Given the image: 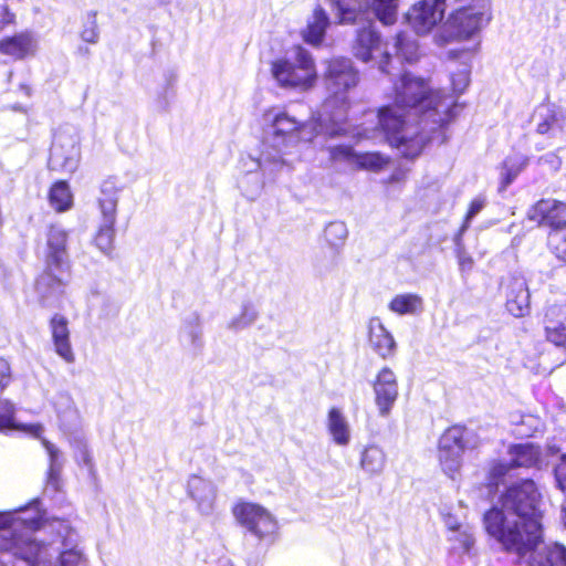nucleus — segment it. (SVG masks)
Masks as SVG:
<instances>
[{
	"label": "nucleus",
	"instance_id": "47",
	"mask_svg": "<svg viewBox=\"0 0 566 566\" xmlns=\"http://www.w3.org/2000/svg\"><path fill=\"white\" fill-rule=\"evenodd\" d=\"M14 14L9 11L8 6L0 4V32L10 24L14 23Z\"/></svg>",
	"mask_w": 566,
	"mask_h": 566
},
{
	"label": "nucleus",
	"instance_id": "9",
	"mask_svg": "<svg viewBox=\"0 0 566 566\" xmlns=\"http://www.w3.org/2000/svg\"><path fill=\"white\" fill-rule=\"evenodd\" d=\"M117 203V188L113 181H104L101 186V196L98 198L102 221L94 237L96 248H109L114 242Z\"/></svg>",
	"mask_w": 566,
	"mask_h": 566
},
{
	"label": "nucleus",
	"instance_id": "10",
	"mask_svg": "<svg viewBox=\"0 0 566 566\" xmlns=\"http://www.w3.org/2000/svg\"><path fill=\"white\" fill-rule=\"evenodd\" d=\"M490 20L485 6L460 7L451 13L447 21V31L457 40H467L473 36Z\"/></svg>",
	"mask_w": 566,
	"mask_h": 566
},
{
	"label": "nucleus",
	"instance_id": "54",
	"mask_svg": "<svg viewBox=\"0 0 566 566\" xmlns=\"http://www.w3.org/2000/svg\"><path fill=\"white\" fill-rule=\"evenodd\" d=\"M83 461L86 465L88 467H92L93 463H92V458L90 457V454L87 452H84V455H83Z\"/></svg>",
	"mask_w": 566,
	"mask_h": 566
},
{
	"label": "nucleus",
	"instance_id": "50",
	"mask_svg": "<svg viewBox=\"0 0 566 566\" xmlns=\"http://www.w3.org/2000/svg\"><path fill=\"white\" fill-rule=\"evenodd\" d=\"M20 428H17L15 430H22L31 434L32 437L36 439H42V432L43 427L40 423H31V424H19Z\"/></svg>",
	"mask_w": 566,
	"mask_h": 566
},
{
	"label": "nucleus",
	"instance_id": "39",
	"mask_svg": "<svg viewBox=\"0 0 566 566\" xmlns=\"http://www.w3.org/2000/svg\"><path fill=\"white\" fill-rule=\"evenodd\" d=\"M357 153L350 146L338 145L329 148L331 159L334 161H344L354 166Z\"/></svg>",
	"mask_w": 566,
	"mask_h": 566
},
{
	"label": "nucleus",
	"instance_id": "44",
	"mask_svg": "<svg viewBox=\"0 0 566 566\" xmlns=\"http://www.w3.org/2000/svg\"><path fill=\"white\" fill-rule=\"evenodd\" d=\"M554 475L558 488L566 492V453L559 457L558 463L554 469Z\"/></svg>",
	"mask_w": 566,
	"mask_h": 566
},
{
	"label": "nucleus",
	"instance_id": "7",
	"mask_svg": "<svg viewBox=\"0 0 566 566\" xmlns=\"http://www.w3.org/2000/svg\"><path fill=\"white\" fill-rule=\"evenodd\" d=\"M528 546L509 543L501 544V549L516 557V564L526 566H566V547L558 543L542 545L544 543V526L541 527L539 538Z\"/></svg>",
	"mask_w": 566,
	"mask_h": 566
},
{
	"label": "nucleus",
	"instance_id": "53",
	"mask_svg": "<svg viewBox=\"0 0 566 566\" xmlns=\"http://www.w3.org/2000/svg\"><path fill=\"white\" fill-rule=\"evenodd\" d=\"M520 156H514V157H509L507 159L504 160V163H510V166L513 168V169H516V166H518V161H517V158Z\"/></svg>",
	"mask_w": 566,
	"mask_h": 566
},
{
	"label": "nucleus",
	"instance_id": "4",
	"mask_svg": "<svg viewBox=\"0 0 566 566\" xmlns=\"http://www.w3.org/2000/svg\"><path fill=\"white\" fill-rule=\"evenodd\" d=\"M324 65V83L333 97L324 103L323 116L337 128H343L347 117L345 95L359 83V73L352 60L343 56L326 60Z\"/></svg>",
	"mask_w": 566,
	"mask_h": 566
},
{
	"label": "nucleus",
	"instance_id": "32",
	"mask_svg": "<svg viewBox=\"0 0 566 566\" xmlns=\"http://www.w3.org/2000/svg\"><path fill=\"white\" fill-rule=\"evenodd\" d=\"M375 15L386 25L394 24L397 18L398 0H373Z\"/></svg>",
	"mask_w": 566,
	"mask_h": 566
},
{
	"label": "nucleus",
	"instance_id": "8",
	"mask_svg": "<svg viewBox=\"0 0 566 566\" xmlns=\"http://www.w3.org/2000/svg\"><path fill=\"white\" fill-rule=\"evenodd\" d=\"M238 524L259 539H271L277 533V522L263 505L249 501H238L231 507Z\"/></svg>",
	"mask_w": 566,
	"mask_h": 566
},
{
	"label": "nucleus",
	"instance_id": "40",
	"mask_svg": "<svg viewBox=\"0 0 566 566\" xmlns=\"http://www.w3.org/2000/svg\"><path fill=\"white\" fill-rule=\"evenodd\" d=\"M69 235L61 226H52L48 233V248H65L70 242Z\"/></svg>",
	"mask_w": 566,
	"mask_h": 566
},
{
	"label": "nucleus",
	"instance_id": "17",
	"mask_svg": "<svg viewBox=\"0 0 566 566\" xmlns=\"http://www.w3.org/2000/svg\"><path fill=\"white\" fill-rule=\"evenodd\" d=\"M506 290L505 307L514 317H524L531 310L530 291L526 280L520 275H511L503 283Z\"/></svg>",
	"mask_w": 566,
	"mask_h": 566
},
{
	"label": "nucleus",
	"instance_id": "26",
	"mask_svg": "<svg viewBox=\"0 0 566 566\" xmlns=\"http://www.w3.org/2000/svg\"><path fill=\"white\" fill-rule=\"evenodd\" d=\"M328 431L338 446H346L349 442V428L340 410L332 407L327 416Z\"/></svg>",
	"mask_w": 566,
	"mask_h": 566
},
{
	"label": "nucleus",
	"instance_id": "41",
	"mask_svg": "<svg viewBox=\"0 0 566 566\" xmlns=\"http://www.w3.org/2000/svg\"><path fill=\"white\" fill-rule=\"evenodd\" d=\"M453 91L463 93L470 83V67L465 64L457 73L451 76Z\"/></svg>",
	"mask_w": 566,
	"mask_h": 566
},
{
	"label": "nucleus",
	"instance_id": "37",
	"mask_svg": "<svg viewBox=\"0 0 566 566\" xmlns=\"http://www.w3.org/2000/svg\"><path fill=\"white\" fill-rule=\"evenodd\" d=\"M81 39L91 44H96L98 42L99 31L97 27L96 12L91 11L87 13L81 31Z\"/></svg>",
	"mask_w": 566,
	"mask_h": 566
},
{
	"label": "nucleus",
	"instance_id": "6",
	"mask_svg": "<svg viewBox=\"0 0 566 566\" xmlns=\"http://www.w3.org/2000/svg\"><path fill=\"white\" fill-rule=\"evenodd\" d=\"M38 522L20 521L13 518L9 513L0 512V531L10 530L7 535L1 537V549L12 553L18 558L28 563L35 562L39 557L41 545L23 528L34 531Z\"/></svg>",
	"mask_w": 566,
	"mask_h": 566
},
{
	"label": "nucleus",
	"instance_id": "2",
	"mask_svg": "<svg viewBox=\"0 0 566 566\" xmlns=\"http://www.w3.org/2000/svg\"><path fill=\"white\" fill-rule=\"evenodd\" d=\"M543 494L531 478L507 484L499 495L500 505H491L482 516L485 533L499 545L528 546L539 538L544 512Z\"/></svg>",
	"mask_w": 566,
	"mask_h": 566
},
{
	"label": "nucleus",
	"instance_id": "42",
	"mask_svg": "<svg viewBox=\"0 0 566 566\" xmlns=\"http://www.w3.org/2000/svg\"><path fill=\"white\" fill-rule=\"evenodd\" d=\"M12 381L13 371L9 360L0 357V395L11 385Z\"/></svg>",
	"mask_w": 566,
	"mask_h": 566
},
{
	"label": "nucleus",
	"instance_id": "35",
	"mask_svg": "<svg viewBox=\"0 0 566 566\" xmlns=\"http://www.w3.org/2000/svg\"><path fill=\"white\" fill-rule=\"evenodd\" d=\"M387 164L379 153H357L355 165L361 169L378 170Z\"/></svg>",
	"mask_w": 566,
	"mask_h": 566
},
{
	"label": "nucleus",
	"instance_id": "16",
	"mask_svg": "<svg viewBox=\"0 0 566 566\" xmlns=\"http://www.w3.org/2000/svg\"><path fill=\"white\" fill-rule=\"evenodd\" d=\"M375 402L381 416H388L398 398V381L389 367H382L373 382Z\"/></svg>",
	"mask_w": 566,
	"mask_h": 566
},
{
	"label": "nucleus",
	"instance_id": "60",
	"mask_svg": "<svg viewBox=\"0 0 566 566\" xmlns=\"http://www.w3.org/2000/svg\"><path fill=\"white\" fill-rule=\"evenodd\" d=\"M566 2V0H564Z\"/></svg>",
	"mask_w": 566,
	"mask_h": 566
},
{
	"label": "nucleus",
	"instance_id": "3",
	"mask_svg": "<svg viewBox=\"0 0 566 566\" xmlns=\"http://www.w3.org/2000/svg\"><path fill=\"white\" fill-rule=\"evenodd\" d=\"M326 116L310 119L297 118L290 109L271 107L262 114L263 147L259 167L265 172L285 164L284 157L295 153L301 144L312 143L319 134L331 137L342 135Z\"/></svg>",
	"mask_w": 566,
	"mask_h": 566
},
{
	"label": "nucleus",
	"instance_id": "20",
	"mask_svg": "<svg viewBox=\"0 0 566 566\" xmlns=\"http://www.w3.org/2000/svg\"><path fill=\"white\" fill-rule=\"evenodd\" d=\"M368 340L373 349L381 358L387 359L394 356L396 350V342L378 317H373L369 319Z\"/></svg>",
	"mask_w": 566,
	"mask_h": 566
},
{
	"label": "nucleus",
	"instance_id": "23",
	"mask_svg": "<svg viewBox=\"0 0 566 566\" xmlns=\"http://www.w3.org/2000/svg\"><path fill=\"white\" fill-rule=\"evenodd\" d=\"M507 453L511 455L506 462L512 470L518 468L535 467L541 457L539 448L533 443H514L509 447Z\"/></svg>",
	"mask_w": 566,
	"mask_h": 566
},
{
	"label": "nucleus",
	"instance_id": "13",
	"mask_svg": "<svg viewBox=\"0 0 566 566\" xmlns=\"http://www.w3.org/2000/svg\"><path fill=\"white\" fill-rule=\"evenodd\" d=\"M447 2L451 0H422L406 14V19L418 34L431 31L442 19Z\"/></svg>",
	"mask_w": 566,
	"mask_h": 566
},
{
	"label": "nucleus",
	"instance_id": "57",
	"mask_svg": "<svg viewBox=\"0 0 566 566\" xmlns=\"http://www.w3.org/2000/svg\"><path fill=\"white\" fill-rule=\"evenodd\" d=\"M80 51L83 52L84 54H88L90 53L87 48H85V49L80 48Z\"/></svg>",
	"mask_w": 566,
	"mask_h": 566
},
{
	"label": "nucleus",
	"instance_id": "33",
	"mask_svg": "<svg viewBox=\"0 0 566 566\" xmlns=\"http://www.w3.org/2000/svg\"><path fill=\"white\" fill-rule=\"evenodd\" d=\"M397 59L406 62H413L418 56V45L415 40H410L405 33H399L394 44Z\"/></svg>",
	"mask_w": 566,
	"mask_h": 566
},
{
	"label": "nucleus",
	"instance_id": "38",
	"mask_svg": "<svg viewBox=\"0 0 566 566\" xmlns=\"http://www.w3.org/2000/svg\"><path fill=\"white\" fill-rule=\"evenodd\" d=\"M518 166H516V169H513L510 166V163H503L502 166V181H501V189L504 190L509 185L513 182V180L517 177V175L527 166L528 159L527 157H518L517 158Z\"/></svg>",
	"mask_w": 566,
	"mask_h": 566
},
{
	"label": "nucleus",
	"instance_id": "1",
	"mask_svg": "<svg viewBox=\"0 0 566 566\" xmlns=\"http://www.w3.org/2000/svg\"><path fill=\"white\" fill-rule=\"evenodd\" d=\"M395 103L378 112L380 134L403 157L420 155L430 133L452 117L453 108L441 91H433L421 77L403 72L394 83Z\"/></svg>",
	"mask_w": 566,
	"mask_h": 566
},
{
	"label": "nucleus",
	"instance_id": "51",
	"mask_svg": "<svg viewBox=\"0 0 566 566\" xmlns=\"http://www.w3.org/2000/svg\"><path fill=\"white\" fill-rule=\"evenodd\" d=\"M391 64V57H390V54L388 51H385L382 54H381V60L379 61V70L382 72V73H386V74H391L390 70H389V66Z\"/></svg>",
	"mask_w": 566,
	"mask_h": 566
},
{
	"label": "nucleus",
	"instance_id": "56",
	"mask_svg": "<svg viewBox=\"0 0 566 566\" xmlns=\"http://www.w3.org/2000/svg\"><path fill=\"white\" fill-rule=\"evenodd\" d=\"M21 90H23V91H24V93H25L27 95H30V94H31V90H30V87H29V86H27V85H21Z\"/></svg>",
	"mask_w": 566,
	"mask_h": 566
},
{
	"label": "nucleus",
	"instance_id": "29",
	"mask_svg": "<svg viewBox=\"0 0 566 566\" xmlns=\"http://www.w3.org/2000/svg\"><path fill=\"white\" fill-rule=\"evenodd\" d=\"M385 453L378 446H367L361 452L360 465L370 474L380 472L385 467Z\"/></svg>",
	"mask_w": 566,
	"mask_h": 566
},
{
	"label": "nucleus",
	"instance_id": "43",
	"mask_svg": "<svg viewBox=\"0 0 566 566\" xmlns=\"http://www.w3.org/2000/svg\"><path fill=\"white\" fill-rule=\"evenodd\" d=\"M537 164L541 166H546L553 172H557L562 167V159L556 153L549 151L541 156L537 159Z\"/></svg>",
	"mask_w": 566,
	"mask_h": 566
},
{
	"label": "nucleus",
	"instance_id": "21",
	"mask_svg": "<svg viewBox=\"0 0 566 566\" xmlns=\"http://www.w3.org/2000/svg\"><path fill=\"white\" fill-rule=\"evenodd\" d=\"M380 36L371 25L364 27L357 31L353 53L358 60L369 62L375 57V54L380 53Z\"/></svg>",
	"mask_w": 566,
	"mask_h": 566
},
{
	"label": "nucleus",
	"instance_id": "49",
	"mask_svg": "<svg viewBox=\"0 0 566 566\" xmlns=\"http://www.w3.org/2000/svg\"><path fill=\"white\" fill-rule=\"evenodd\" d=\"M458 261L462 272H469L473 266V259L467 253V250L458 251Z\"/></svg>",
	"mask_w": 566,
	"mask_h": 566
},
{
	"label": "nucleus",
	"instance_id": "5",
	"mask_svg": "<svg viewBox=\"0 0 566 566\" xmlns=\"http://www.w3.org/2000/svg\"><path fill=\"white\" fill-rule=\"evenodd\" d=\"M272 75L282 87H310L315 77V64L302 46H294L283 59L272 63Z\"/></svg>",
	"mask_w": 566,
	"mask_h": 566
},
{
	"label": "nucleus",
	"instance_id": "58",
	"mask_svg": "<svg viewBox=\"0 0 566 566\" xmlns=\"http://www.w3.org/2000/svg\"><path fill=\"white\" fill-rule=\"evenodd\" d=\"M558 259H563L564 261H566V258L564 255H557Z\"/></svg>",
	"mask_w": 566,
	"mask_h": 566
},
{
	"label": "nucleus",
	"instance_id": "36",
	"mask_svg": "<svg viewBox=\"0 0 566 566\" xmlns=\"http://www.w3.org/2000/svg\"><path fill=\"white\" fill-rule=\"evenodd\" d=\"M15 407L9 399L0 400V431L20 428L14 420Z\"/></svg>",
	"mask_w": 566,
	"mask_h": 566
},
{
	"label": "nucleus",
	"instance_id": "59",
	"mask_svg": "<svg viewBox=\"0 0 566 566\" xmlns=\"http://www.w3.org/2000/svg\"><path fill=\"white\" fill-rule=\"evenodd\" d=\"M563 253H565V254H566V249H565V250H563Z\"/></svg>",
	"mask_w": 566,
	"mask_h": 566
},
{
	"label": "nucleus",
	"instance_id": "18",
	"mask_svg": "<svg viewBox=\"0 0 566 566\" xmlns=\"http://www.w3.org/2000/svg\"><path fill=\"white\" fill-rule=\"evenodd\" d=\"M50 327L55 353L66 363H74L75 356L70 340V329L66 317L54 314L50 321Z\"/></svg>",
	"mask_w": 566,
	"mask_h": 566
},
{
	"label": "nucleus",
	"instance_id": "27",
	"mask_svg": "<svg viewBox=\"0 0 566 566\" xmlns=\"http://www.w3.org/2000/svg\"><path fill=\"white\" fill-rule=\"evenodd\" d=\"M511 470L512 469L505 461L494 460L490 463L484 481V488L490 494L497 493Z\"/></svg>",
	"mask_w": 566,
	"mask_h": 566
},
{
	"label": "nucleus",
	"instance_id": "14",
	"mask_svg": "<svg viewBox=\"0 0 566 566\" xmlns=\"http://www.w3.org/2000/svg\"><path fill=\"white\" fill-rule=\"evenodd\" d=\"M532 123L538 135L558 138L566 127V112L554 104L543 103L534 109Z\"/></svg>",
	"mask_w": 566,
	"mask_h": 566
},
{
	"label": "nucleus",
	"instance_id": "46",
	"mask_svg": "<svg viewBox=\"0 0 566 566\" xmlns=\"http://www.w3.org/2000/svg\"><path fill=\"white\" fill-rule=\"evenodd\" d=\"M82 564L81 556L76 552L65 551L61 554V566H80Z\"/></svg>",
	"mask_w": 566,
	"mask_h": 566
},
{
	"label": "nucleus",
	"instance_id": "34",
	"mask_svg": "<svg viewBox=\"0 0 566 566\" xmlns=\"http://www.w3.org/2000/svg\"><path fill=\"white\" fill-rule=\"evenodd\" d=\"M347 233L346 224L344 222L336 221L331 222L325 228L324 237L331 248H339L344 244Z\"/></svg>",
	"mask_w": 566,
	"mask_h": 566
},
{
	"label": "nucleus",
	"instance_id": "45",
	"mask_svg": "<svg viewBox=\"0 0 566 566\" xmlns=\"http://www.w3.org/2000/svg\"><path fill=\"white\" fill-rule=\"evenodd\" d=\"M484 203H485L484 199H482L480 197L472 200L470 208L467 212L464 223L461 228L462 231L469 227L471 220L483 209Z\"/></svg>",
	"mask_w": 566,
	"mask_h": 566
},
{
	"label": "nucleus",
	"instance_id": "12",
	"mask_svg": "<svg viewBox=\"0 0 566 566\" xmlns=\"http://www.w3.org/2000/svg\"><path fill=\"white\" fill-rule=\"evenodd\" d=\"M78 161L80 147L77 137L64 133L55 135L49 158L50 169L73 172L76 170Z\"/></svg>",
	"mask_w": 566,
	"mask_h": 566
},
{
	"label": "nucleus",
	"instance_id": "48",
	"mask_svg": "<svg viewBox=\"0 0 566 566\" xmlns=\"http://www.w3.org/2000/svg\"><path fill=\"white\" fill-rule=\"evenodd\" d=\"M41 443L42 446L45 448L49 457H50V462H51V472L54 471V465H55V462L57 460V457H59V450L55 448L54 444H52L49 440H46L45 438H42L41 439Z\"/></svg>",
	"mask_w": 566,
	"mask_h": 566
},
{
	"label": "nucleus",
	"instance_id": "15",
	"mask_svg": "<svg viewBox=\"0 0 566 566\" xmlns=\"http://www.w3.org/2000/svg\"><path fill=\"white\" fill-rule=\"evenodd\" d=\"M545 339L559 348H566V303L545 306L542 316Z\"/></svg>",
	"mask_w": 566,
	"mask_h": 566
},
{
	"label": "nucleus",
	"instance_id": "22",
	"mask_svg": "<svg viewBox=\"0 0 566 566\" xmlns=\"http://www.w3.org/2000/svg\"><path fill=\"white\" fill-rule=\"evenodd\" d=\"M340 24H355L368 14L369 0H328Z\"/></svg>",
	"mask_w": 566,
	"mask_h": 566
},
{
	"label": "nucleus",
	"instance_id": "19",
	"mask_svg": "<svg viewBox=\"0 0 566 566\" xmlns=\"http://www.w3.org/2000/svg\"><path fill=\"white\" fill-rule=\"evenodd\" d=\"M38 49V40L32 32L24 31L0 41V52L15 60H22L34 55Z\"/></svg>",
	"mask_w": 566,
	"mask_h": 566
},
{
	"label": "nucleus",
	"instance_id": "25",
	"mask_svg": "<svg viewBox=\"0 0 566 566\" xmlns=\"http://www.w3.org/2000/svg\"><path fill=\"white\" fill-rule=\"evenodd\" d=\"M388 307L398 315H413L423 310V300L415 293L398 294L391 298Z\"/></svg>",
	"mask_w": 566,
	"mask_h": 566
},
{
	"label": "nucleus",
	"instance_id": "28",
	"mask_svg": "<svg viewBox=\"0 0 566 566\" xmlns=\"http://www.w3.org/2000/svg\"><path fill=\"white\" fill-rule=\"evenodd\" d=\"M49 201L57 212L69 210L73 205V196L66 181H56L50 189Z\"/></svg>",
	"mask_w": 566,
	"mask_h": 566
},
{
	"label": "nucleus",
	"instance_id": "11",
	"mask_svg": "<svg viewBox=\"0 0 566 566\" xmlns=\"http://www.w3.org/2000/svg\"><path fill=\"white\" fill-rule=\"evenodd\" d=\"M527 218L551 229L549 240L566 231V203L556 199H541L527 211Z\"/></svg>",
	"mask_w": 566,
	"mask_h": 566
},
{
	"label": "nucleus",
	"instance_id": "52",
	"mask_svg": "<svg viewBox=\"0 0 566 566\" xmlns=\"http://www.w3.org/2000/svg\"><path fill=\"white\" fill-rule=\"evenodd\" d=\"M455 539L461 543L462 547L465 551H469L473 546V543H474L473 537L469 534H463V538L457 537Z\"/></svg>",
	"mask_w": 566,
	"mask_h": 566
},
{
	"label": "nucleus",
	"instance_id": "24",
	"mask_svg": "<svg viewBox=\"0 0 566 566\" xmlns=\"http://www.w3.org/2000/svg\"><path fill=\"white\" fill-rule=\"evenodd\" d=\"M328 25L329 17L327 12L322 7H317L308 20L306 29L303 31L304 41L312 45H319Z\"/></svg>",
	"mask_w": 566,
	"mask_h": 566
},
{
	"label": "nucleus",
	"instance_id": "55",
	"mask_svg": "<svg viewBox=\"0 0 566 566\" xmlns=\"http://www.w3.org/2000/svg\"><path fill=\"white\" fill-rule=\"evenodd\" d=\"M59 473H60V469L59 468H54V471L51 472L50 471V475L54 479H57L59 478Z\"/></svg>",
	"mask_w": 566,
	"mask_h": 566
},
{
	"label": "nucleus",
	"instance_id": "30",
	"mask_svg": "<svg viewBox=\"0 0 566 566\" xmlns=\"http://www.w3.org/2000/svg\"><path fill=\"white\" fill-rule=\"evenodd\" d=\"M444 449H455L465 451L467 439H465V427L454 424L447 428L439 439V444Z\"/></svg>",
	"mask_w": 566,
	"mask_h": 566
},
{
	"label": "nucleus",
	"instance_id": "31",
	"mask_svg": "<svg viewBox=\"0 0 566 566\" xmlns=\"http://www.w3.org/2000/svg\"><path fill=\"white\" fill-rule=\"evenodd\" d=\"M464 451L455 449H444L438 446V459L444 473L452 476L459 472L462 467V457Z\"/></svg>",
	"mask_w": 566,
	"mask_h": 566
}]
</instances>
